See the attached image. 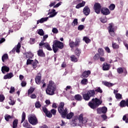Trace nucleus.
<instances>
[{"mask_svg": "<svg viewBox=\"0 0 128 128\" xmlns=\"http://www.w3.org/2000/svg\"><path fill=\"white\" fill-rule=\"evenodd\" d=\"M64 102H60L58 107V110L62 118H66L67 120H71L74 116V112H70L68 114V110L66 108H64Z\"/></svg>", "mask_w": 128, "mask_h": 128, "instance_id": "f257e3e1", "label": "nucleus"}, {"mask_svg": "<svg viewBox=\"0 0 128 128\" xmlns=\"http://www.w3.org/2000/svg\"><path fill=\"white\" fill-rule=\"evenodd\" d=\"M56 90V85L52 80H50L47 84V88L46 90V94L48 96H54V92Z\"/></svg>", "mask_w": 128, "mask_h": 128, "instance_id": "f03ea898", "label": "nucleus"}, {"mask_svg": "<svg viewBox=\"0 0 128 128\" xmlns=\"http://www.w3.org/2000/svg\"><path fill=\"white\" fill-rule=\"evenodd\" d=\"M102 104V101L100 100L98 98H93L92 100L88 102V106L92 108V110H96V108H98L100 104Z\"/></svg>", "mask_w": 128, "mask_h": 128, "instance_id": "7ed1b4c3", "label": "nucleus"}, {"mask_svg": "<svg viewBox=\"0 0 128 128\" xmlns=\"http://www.w3.org/2000/svg\"><path fill=\"white\" fill-rule=\"evenodd\" d=\"M59 50H62L64 48V43L59 40H55L53 42L52 50L54 54H56Z\"/></svg>", "mask_w": 128, "mask_h": 128, "instance_id": "20e7f679", "label": "nucleus"}, {"mask_svg": "<svg viewBox=\"0 0 128 128\" xmlns=\"http://www.w3.org/2000/svg\"><path fill=\"white\" fill-rule=\"evenodd\" d=\"M95 95L94 90H89L87 92V93L82 94L83 99L86 101L89 100L91 98H94Z\"/></svg>", "mask_w": 128, "mask_h": 128, "instance_id": "39448f33", "label": "nucleus"}, {"mask_svg": "<svg viewBox=\"0 0 128 128\" xmlns=\"http://www.w3.org/2000/svg\"><path fill=\"white\" fill-rule=\"evenodd\" d=\"M26 112H23L22 115L21 124H22V122H24L23 123L24 128H32V125L30 124L28 120H26Z\"/></svg>", "mask_w": 128, "mask_h": 128, "instance_id": "423d86ee", "label": "nucleus"}, {"mask_svg": "<svg viewBox=\"0 0 128 128\" xmlns=\"http://www.w3.org/2000/svg\"><path fill=\"white\" fill-rule=\"evenodd\" d=\"M80 39L77 38H76L75 42L70 40L69 42V46L71 48H78V46H80Z\"/></svg>", "mask_w": 128, "mask_h": 128, "instance_id": "0eeeda50", "label": "nucleus"}, {"mask_svg": "<svg viewBox=\"0 0 128 128\" xmlns=\"http://www.w3.org/2000/svg\"><path fill=\"white\" fill-rule=\"evenodd\" d=\"M28 120L32 126H36L38 124V118L34 114H32L30 117L28 118Z\"/></svg>", "mask_w": 128, "mask_h": 128, "instance_id": "6e6552de", "label": "nucleus"}, {"mask_svg": "<svg viewBox=\"0 0 128 128\" xmlns=\"http://www.w3.org/2000/svg\"><path fill=\"white\" fill-rule=\"evenodd\" d=\"M114 23H110L109 24V26H108V32L111 36H116V33L114 32Z\"/></svg>", "mask_w": 128, "mask_h": 128, "instance_id": "1a4fd4ad", "label": "nucleus"}, {"mask_svg": "<svg viewBox=\"0 0 128 128\" xmlns=\"http://www.w3.org/2000/svg\"><path fill=\"white\" fill-rule=\"evenodd\" d=\"M94 10L96 14H100L102 10V6L98 2H96L94 4Z\"/></svg>", "mask_w": 128, "mask_h": 128, "instance_id": "9d476101", "label": "nucleus"}, {"mask_svg": "<svg viewBox=\"0 0 128 128\" xmlns=\"http://www.w3.org/2000/svg\"><path fill=\"white\" fill-rule=\"evenodd\" d=\"M106 112H108V108L106 106L98 108L97 109L98 114H106Z\"/></svg>", "mask_w": 128, "mask_h": 128, "instance_id": "9b49d317", "label": "nucleus"}, {"mask_svg": "<svg viewBox=\"0 0 128 128\" xmlns=\"http://www.w3.org/2000/svg\"><path fill=\"white\" fill-rule=\"evenodd\" d=\"M101 13L104 14V16H108L110 14V10L108 8H102L101 9Z\"/></svg>", "mask_w": 128, "mask_h": 128, "instance_id": "f8f14e48", "label": "nucleus"}, {"mask_svg": "<svg viewBox=\"0 0 128 128\" xmlns=\"http://www.w3.org/2000/svg\"><path fill=\"white\" fill-rule=\"evenodd\" d=\"M120 108H126V106H127V108H128V99H126V100H122L120 102Z\"/></svg>", "mask_w": 128, "mask_h": 128, "instance_id": "ddd939ff", "label": "nucleus"}, {"mask_svg": "<svg viewBox=\"0 0 128 128\" xmlns=\"http://www.w3.org/2000/svg\"><path fill=\"white\" fill-rule=\"evenodd\" d=\"M83 14H84V16H88V14H90V8H88V6H86L84 8Z\"/></svg>", "mask_w": 128, "mask_h": 128, "instance_id": "4468645a", "label": "nucleus"}, {"mask_svg": "<svg viewBox=\"0 0 128 128\" xmlns=\"http://www.w3.org/2000/svg\"><path fill=\"white\" fill-rule=\"evenodd\" d=\"M42 80V74L40 72L38 74V76H36L35 78V82L37 84H40Z\"/></svg>", "mask_w": 128, "mask_h": 128, "instance_id": "2eb2a0df", "label": "nucleus"}, {"mask_svg": "<svg viewBox=\"0 0 128 128\" xmlns=\"http://www.w3.org/2000/svg\"><path fill=\"white\" fill-rule=\"evenodd\" d=\"M102 68L104 70H110V65L106 62H105L102 64Z\"/></svg>", "mask_w": 128, "mask_h": 128, "instance_id": "dca6fc26", "label": "nucleus"}, {"mask_svg": "<svg viewBox=\"0 0 128 128\" xmlns=\"http://www.w3.org/2000/svg\"><path fill=\"white\" fill-rule=\"evenodd\" d=\"M48 38V35L46 34L43 36V38L41 41V42L39 44V48H40L41 46H44V42L46 40V38Z\"/></svg>", "mask_w": 128, "mask_h": 128, "instance_id": "f3484780", "label": "nucleus"}, {"mask_svg": "<svg viewBox=\"0 0 128 128\" xmlns=\"http://www.w3.org/2000/svg\"><path fill=\"white\" fill-rule=\"evenodd\" d=\"M20 43H18V44L16 46V48H14L12 50V52H14L16 51V52H18V54L20 52Z\"/></svg>", "mask_w": 128, "mask_h": 128, "instance_id": "a211bd4d", "label": "nucleus"}, {"mask_svg": "<svg viewBox=\"0 0 128 128\" xmlns=\"http://www.w3.org/2000/svg\"><path fill=\"white\" fill-rule=\"evenodd\" d=\"M14 74L12 72L8 73L4 75V80H10L12 78H13Z\"/></svg>", "mask_w": 128, "mask_h": 128, "instance_id": "6ab92c4d", "label": "nucleus"}, {"mask_svg": "<svg viewBox=\"0 0 128 128\" xmlns=\"http://www.w3.org/2000/svg\"><path fill=\"white\" fill-rule=\"evenodd\" d=\"M2 74H4L6 72H10V68L8 66H3L2 67Z\"/></svg>", "mask_w": 128, "mask_h": 128, "instance_id": "aec40b11", "label": "nucleus"}, {"mask_svg": "<svg viewBox=\"0 0 128 128\" xmlns=\"http://www.w3.org/2000/svg\"><path fill=\"white\" fill-rule=\"evenodd\" d=\"M38 56L41 58H44L46 56V54L44 52V50H42V49H40L38 51Z\"/></svg>", "mask_w": 128, "mask_h": 128, "instance_id": "412c9836", "label": "nucleus"}, {"mask_svg": "<svg viewBox=\"0 0 128 128\" xmlns=\"http://www.w3.org/2000/svg\"><path fill=\"white\" fill-rule=\"evenodd\" d=\"M48 20V17L42 18L38 20L36 24H42L43 22H47Z\"/></svg>", "mask_w": 128, "mask_h": 128, "instance_id": "4be33fe9", "label": "nucleus"}, {"mask_svg": "<svg viewBox=\"0 0 128 128\" xmlns=\"http://www.w3.org/2000/svg\"><path fill=\"white\" fill-rule=\"evenodd\" d=\"M44 46L48 50H52V47H50V45L48 42L44 43Z\"/></svg>", "mask_w": 128, "mask_h": 128, "instance_id": "5701e85b", "label": "nucleus"}, {"mask_svg": "<svg viewBox=\"0 0 128 128\" xmlns=\"http://www.w3.org/2000/svg\"><path fill=\"white\" fill-rule=\"evenodd\" d=\"M90 74V70L85 71L82 74V76L83 78H88V76Z\"/></svg>", "mask_w": 128, "mask_h": 128, "instance_id": "b1692460", "label": "nucleus"}, {"mask_svg": "<svg viewBox=\"0 0 128 128\" xmlns=\"http://www.w3.org/2000/svg\"><path fill=\"white\" fill-rule=\"evenodd\" d=\"M84 115H82V114H81L78 117V120L80 122H82V124H86V121L84 120Z\"/></svg>", "mask_w": 128, "mask_h": 128, "instance_id": "393cba45", "label": "nucleus"}, {"mask_svg": "<svg viewBox=\"0 0 128 128\" xmlns=\"http://www.w3.org/2000/svg\"><path fill=\"white\" fill-rule=\"evenodd\" d=\"M4 118L6 122H10V120L14 118V116H10L8 114H6L4 116Z\"/></svg>", "mask_w": 128, "mask_h": 128, "instance_id": "a878e982", "label": "nucleus"}, {"mask_svg": "<svg viewBox=\"0 0 128 128\" xmlns=\"http://www.w3.org/2000/svg\"><path fill=\"white\" fill-rule=\"evenodd\" d=\"M85 4H86V2L82 1V2L78 4L76 6V8H82V6H84Z\"/></svg>", "mask_w": 128, "mask_h": 128, "instance_id": "bb28decb", "label": "nucleus"}, {"mask_svg": "<svg viewBox=\"0 0 128 128\" xmlns=\"http://www.w3.org/2000/svg\"><path fill=\"white\" fill-rule=\"evenodd\" d=\"M85 4H86V2L82 1V2L78 4L76 6V8H82V6H84Z\"/></svg>", "mask_w": 128, "mask_h": 128, "instance_id": "cd10ccee", "label": "nucleus"}, {"mask_svg": "<svg viewBox=\"0 0 128 128\" xmlns=\"http://www.w3.org/2000/svg\"><path fill=\"white\" fill-rule=\"evenodd\" d=\"M98 52L99 54V56H104V49H102V48H98Z\"/></svg>", "mask_w": 128, "mask_h": 128, "instance_id": "c85d7f7f", "label": "nucleus"}, {"mask_svg": "<svg viewBox=\"0 0 128 128\" xmlns=\"http://www.w3.org/2000/svg\"><path fill=\"white\" fill-rule=\"evenodd\" d=\"M18 119H15L14 121H13V123H12V128H18Z\"/></svg>", "mask_w": 128, "mask_h": 128, "instance_id": "c756f323", "label": "nucleus"}, {"mask_svg": "<svg viewBox=\"0 0 128 128\" xmlns=\"http://www.w3.org/2000/svg\"><path fill=\"white\" fill-rule=\"evenodd\" d=\"M38 64V61L36 60H33V62H32V68H36V64Z\"/></svg>", "mask_w": 128, "mask_h": 128, "instance_id": "7c9ffc66", "label": "nucleus"}, {"mask_svg": "<svg viewBox=\"0 0 128 128\" xmlns=\"http://www.w3.org/2000/svg\"><path fill=\"white\" fill-rule=\"evenodd\" d=\"M74 98L76 100H78L80 102L82 100V96H80V94H78L75 95Z\"/></svg>", "mask_w": 128, "mask_h": 128, "instance_id": "2f4dec72", "label": "nucleus"}, {"mask_svg": "<svg viewBox=\"0 0 128 128\" xmlns=\"http://www.w3.org/2000/svg\"><path fill=\"white\" fill-rule=\"evenodd\" d=\"M2 62H4V60H8V54H4L2 58Z\"/></svg>", "mask_w": 128, "mask_h": 128, "instance_id": "473e14b6", "label": "nucleus"}, {"mask_svg": "<svg viewBox=\"0 0 128 128\" xmlns=\"http://www.w3.org/2000/svg\"><path fill=\"white\" fill-rule=\"evenodd\" d=\"M112 48L114 50H118V48H120V46L118 44L112 42Z\"/></svg>", "mask_w": 128, "mask_h": 128, "instance_id": "72a5a7b5", "label": "nucleus"}, {"mask_svg": "<svg viewBox=\"0 0 128 128\" xmlns=\"http://www.w3.org/2000/svg\"><path fill=\"white\" fill-rule=\"evenodd\" d=\"M104 84L106 86H108V88H110L113 86H114V84L111 83L110 82H104Z\"/></svg>", "mask_w": 128, "mask_h": 128, "instance_id": "f704fd0d", "label": "nucleus"}, {"mask_svg": "<svg viewBox=\"0 0 128 128\" xmlns=\"http://www.w3.org/2000/svg\"><path fill=\"white\" fill-rule=\"evenodd\" d=\"M71 61L73 62H77L78 58L74 55H72L70 56Z\"/></svg>", "mask_w": 128, "mask_h": 128, "instance_id": "c9c22d12", "label": "nucleus"}, {"mask_svg": "<svg viewBox=\"0 0 128 128\" xmlns=\"http://www.w3.org/2000/svg\"><path fill=\"white\" fill-rule=\"evenodd\" d=\"M32 56H34V55L31 52H28L26 54V58H32Z\"/></svg>", "mask_w": 128, "mask_h": 128, "instance_id": "e433bc0d", "label": "nucleus"}, {"mask_svg": "<svg viewBox=\"0 0 128 128\" xmlns=\"http://www.w3.org/2000/svg\"><path fill=\"white\" fill-rule=\"evenodd\" d=\"M83 40L85 42L86 44H90V42L91 40L88 38L86 36H84L83 38Z\"/></svg>", "mask_w": 128, "mask_h": 128, "instance_id": "4c0bfd02", "label": "nucleus"}, {"mask_svg": "<svg viewBox=\"0 0 128 128\" xmlns=\"http://www.w3.org/2000/svg\"><path fill=\"white\" fill-rule=\"evenodd\" d=\"M36 90L35 88L33 87H30V89L28 90V94H32L34 92V90Z\"/></svg>", "mask_w": 128, "mask_h": 128, "instance_id": "58836bf2", "label": "nucleus"}, {"mask_svg": "<svg viewBox=\"0 0 128 128\" xmlns=\"http://www.w3.org/2000/svg\"><path fill=\"white\" fill-rule=\"evenodd\" d=\"M78 18H75L72 22V26H78Z\"/></svg>", "mask_w": 128, "mask_h": 128, "instance_id": "ea45409f", "label": "nucleus"}, {"mask_svg": "<svg viewBox=\"0 0 128 128\" xmlns=\"http://www.w3.org/2000/svg\"><path fill=\"white\" fill-rule=\"evenodd\" d=\"M75 54L78 56H80V54H82V52H80V49L78 48H76V50H75Z\"/></svg>", "mask_w": 128, "mask_h": 128, "instance_id": "a19ab883", "label": "nucleus"}, {"mask_svg": "<svg viewBox=\"0 0 128 128\" xmlns=\"http://www.w3.org/2000/svg\"><path fill=\"white\" fill-rule=\"evenodd\" d=\"M12 96H10L9 98V99L10 100V102H9V104H10V106H14V104H16V102H14V100H12Z\"/></svg>", "mask_w": 128, "mask_h": 128, "instance_id": "79ce46f5", "label": "nucleus"}, {"mask_svg": "<svg viewBox=\"0 0 128 128\" xmlns=\"http://www.w3.org/2000/svg\"><path fill=\"white\" fill-rule=\"evenodd\" d=\"M40 106H42V104H40V101L36 102L35 104V107L36 108H40Z\"/></svg>", "mask_w": 128, "mask_h": 128, "instance_id": "37998d69", "label": "nucleus"}, {"mask_svg": "<svg viewBox=\"0 0 128 128\" xmlns=\"http://www.w3.org/2000/svg\"><path fill=\"white\" fill-rule=\"evenodd\" d=\"M100 92V94H102V90L100 88L98 87L96 88L94 90V92Z\"/></svg>", "mask_w": 128, "mask_h": 128, "instance_id": "c03bdc74", "label": "nucleus"}, {"mask_svg": "<svg viewBox=\"0 0 128 128\" xmlns=\"http://www.w3.org/2000/svg\"><path fill=\"white\" fill-rule=\"evenodd\" d=\"M117 72L119 74H122L124 72V68H119L117 69Z\"/></svg>", "mask_w": 128, "mask_h": 128, "instance_id": "a18cd8bd", "label": "nucleus"}, {"mask_svg": "<svg viewBox=\"0 0 128 128\" xmlns=\"http://www.w3.org/2000/svg\"><path fill=\"white\" fill-rule=\"evenodd\" d=\"M122 120L125 121L126 124H128V115H126V114L124 115L123 118H122Z\"/></svg>", "mask_w": 128, "mask_h": 128, "instance_id": "49530a36", "label": "nucleus"}, {"mask_svg": "<svg viewBox=\"0 0 128 128\" xmlns=\"http://www.w3.org/2000/svg\"><path fill=\"white\" fill-rule=\"evenodd\" d=\"M38 34H40V36H44V32L42 29H40Z\"/></svg>", "mask_w": 128, "mask_h": 128, "instance_id": "de8ad7c7", "label": "nucleus"}, {"mask_svg": "<svg viewBox=\"0 0 128 128\" xmlns=\"http://www.w3.org/2000/svg\"><path fill=\"white\" fill-rule=\"evenodd\" d=\"M81 84H88V79H82L81 80Z\"/></svg>", "mask_w": 128, "mask_h": 128, "instance_id": "09e8293b", "label": "nucleus"}, {"mask_svg": "<svg viewBox=\"0 0 128 128\" xmlns=\"http://www.w3.org/2000/svg\"><path fill=\"white\" fill-rule=\"evenodd\" d=\"M116 8V5L114 4H111L109 6V8L110 10H114Z\"/></svg>", "mask_w": 128, "mask_h": 128, "instance_id": "8fccbe9b", "label": "nucleus"}, {"mask_svg": "<svg viewBox=\"0 0 128 128\" xmlns=\"http://www.w3.org/2000/svg\"><path fill=\"white\" fill-rule=\"evenodd\" d=\"M47 118H52V114L51 112L50 111H48V112L46 114Z\"/></svg>", "mask_w": 128, "mask_h": 128, "instance_id": "3c124183", "label": "nucleus"}, {"mask_svg": "<svg viewBox=\"0 0 128 128\" xmlns=\"http://www.w3.org/2000/svg\"><path fill=\"white\" fill-rule=\"evenodd\" d=\"M99 58H100V54H96L94 56V60H98Z\"/></svg>", "mask_w": 128, "mask_h": 128, "instance_id": "603ef678", "label": "nucleus"}, {"mask_svg": "<svg viewBox=\"0 0 128 128\" xmlns=\"http://www.w3.org/2000/svg\"><path fill=\"white\" fill-rule=\"evenodd\" d=\"M50 112L53 116H56V109H52Z\"/></svg>", "mask_w": 128, "mask_h": 128, "instance_id": "864d4df0", "label": "nucleus"}, {"mask_svg": "<svg viewBox=\"0 0 128 128\" xmlns=\"http://www.w3.org/2000/svg\"><path fill=\"white\" fill-rule=\"evenodd\" d=\"M116 98L117 100H120V99L122 98V94H120L119 93H117L116 94Z\"/></svg>", "mask_w": 128, "mask_h": 128, "instance_id": "5fc2aeb1", "label": "nucleus"}, {"mask_svg": "<svg viewBox=\"0 0 128 128\" xmlns=\"http://www.w3.org/2000/svg\"><path fill=\"white\" fill-rule=\"evenodd\" d=\"M84 28V26L82 24L80 25L78 28V30H82Z\"/></svg>", "mask_w": 128, "mask_h": 128, "instance_id": "6e6d98bb", "label": "nucleus"}, {"mask_svg": "<svg viewBox=\"0 0 128 128\" xmlns=\"http://www.w3.org/2000/svg\"><path fill=\"white\" fill-rule=\"evenodd\" d=\"M16 90V89H14V87L12 86L10 88V90L9 92L10 94H14Z\"/></svg>", "mask_w": 128, "mask_h": 128, "instance_id": "4d7b16f0", "label": "nucleus"}, {"mask_svg": "<svg viewBox=\"0 0 128 128\" xmlns=\"http://www.w3.org/2000/svg\"><path fill=\"white\" fill-rule=\"evenodd\" d=\"M32 62H34V60L28 59L26 61V64L27 66H28V64H32Z\"/></svg>", "mask_w": 128, "mask_h": 128, "instance_id": "13d9d810", "label": "nucleus"}, {"mask_svg": "<svg viewBox=\"0 0 128 128\" xmlns=\"http://www.w3.org/2000/svg\"><path fill=\"white\" fill-rule=\"evenodd\" d=\"M5 98H6L4 97V96L2 94L0 95V102H4V100Z\"/></svg>", "mask_w": 128, "mask_h": 128, "instance_id": "bf43d9fd", "label": "nucleus"}, {"mask_svg": "<svg viewBox=\"0 0 128 128\" xmlns=\"http://www.w3.org/2000/svg\"><path fill=\"white\" fill-rule=\"evenodd\" d=\"M52 32L53 34H58V28H54L52 30Z\"/></svg>", "mask_w": 128, "mask_h": 128, "instance_id": "052dcab7", "label": "nucleus"}, {"mask_svg": "<svg viewBox=\"0 0 128 128\" xmlns=\"http://www.w3.org/2000/svg\"><path fill=\"white\" fill-rule=\"evenodd\" d=\"M100 22L103 24H106V22H108V19L106 18H102L100 20Z\"/></svg>", "mask_w": 128, "mask_h": 128, "instance_id": "680f3d73", "label": "nucleus"}, {"mask_svg": "<svg viewBox=\"0 0 128 128\" xmlns=\"http://www.w3.org/2000/svg\"><path fill=\"white\" fill-rule=\"evenodd\" d=\"M42 111L45 114L48 112V108L44 106L42 108Z\"/></svg>", "mask_w": 128, "mask_h": 128, "instance_id": "e2e57ef3", "label": "nucleus"}, {"mask_svg": "<svg viewBox=\"0 0 128 128\" xmlns=\"http://www.w3.org/2000/svg\"><path fill=\"white\" fill-rule=\"evenodd\" d=\"M21 86H22V88L26 86V81H22L21 82Z\"/></svg>", "mask_w": 128, "mask_h": 128, "instance_id": "0e129e2a", "label": "nucleus"}, {"mask_svg": "<svg viewBox=\"0 0 128 128\" xmlns=\"http://www.w3.org/2000/svg\"><path fill=\"white\" fill-rule=\"evenodd\" d=\"M62 4V2H59L57 4H56L55 6H54V8H58Z\"/></svg>", "mask_w": 128, "mask_h": 128, "instance_id": "69168bd1", "label": "nucleus"}, {"mask_svg": "<svg viewBox=\"0 0 128 128\" xmlns=\"http://www.w3.org/2000/svg\"><path fill=\"white\" fill-rule=\"evenodd\" d=\"M101 118L104 120H106L108 119V116L106 114H102L101 116Z\"/></svg>", "mask_w": 128, "mask_h": 128, "instance_id": "338daca9", "label": "nucleus"}, {"mask_svg": "<svg viewBox=\"0 0 128 128\" xmlns=\"http://www.w3.org/2000/svg\"><path fill=\"white\" fill-rule=\"evenodd\" d=\"M50 14L48 18H54V16L56 14V13H52Z\"/></svg>", "mask_w": 128, "mask_h": 128, "instance_id": "774afa93", "label": "nucleus"}]
</instances>
